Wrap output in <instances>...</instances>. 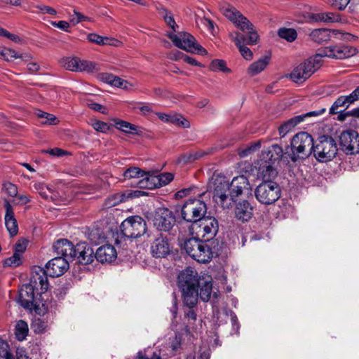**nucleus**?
Returning <instances> with one entry per match:
<instances>
[{
  "label": "nucleus",
  "instance_id": "53",
  "mask_svg": "<svg viewBox=\"0 0 359 359\" xmlns=\"http://www.w3.org/2000/svg\"><path fill=\"white\" fill-rule=\"evenodd\" d=\"M73 15H70V22L73 25H76L82 21L90 20V18L83 15L82 13L74 10Z\"/></svg>",
  "mask_w": 359,
  "mask_h": 359
},
{
  "label": "nucleus",
  "instance_id": "11",
  "mask_svg": "<svg viewBox=\"0 0 359 359\" xmlns=\"http://www.w3.org/2000/svg\"><path fill=\"white\" fill-rule=\"evenodd\" d=\"M259 202L264 205H271L280 197V188L274 182H262L258 185L255 191Z\"/></svg>",
  "mask_w": 359,
  "mask_h": 359
},
{
  "label": "nucleus",
  "instance_id": "63",
  "mask_svg": "<svg viewBox=\"0 0 359 359\" xmlns=\"http://www.w3.org/2000/svg\"><path fill=\"white\" fill-rule=\"evenodd\" d=\"M199 353V359H209L210 357V351L208 346H201Z\"/></svg>",
  "mask_w": 359,
  "mask_h": 359
},
{
  "label": "nucleus",
  "instance_id": "21",
  "mask_svg": "<svg viewBox=\"0 0 359 359\" xmlns=\"http://www.w3.org/2000/svg\"><path fill=\"white\" fill-rule=\"evenodd\" d=\"M76 250H77L76 257L78 262L82 264H90L95 257L93 248L85 242L78 243Z\"/></svg>",
  "mask_w": 359,
  "mask_h": 359
},
{
  "label": "nucleus",
  "instance_id": "60",
  "mask_svg": "<svg viewBox=\"0 0 359 359\" xmlns=\"http://www.w3.org/2000/svg\"><path fill=\"white\" fill-rule=\"evenodd\" d=\"M331 4L338 10H344L348 6L351 0H330Z\"/></svg>",
  "mask_w": 359,
  "mask_h": 359
},
{
  "label": "nucleus",
  "instance_id": "41",
  "mask_svg": "<svg viewBox=\"0 0 359 359\" xmlns=\"http://www.w3.org/2000/svg\"><path fill=\"white\" fill-rule=\"evenodd\" d=\"M65 251L61 257H64L67 261L72 260L77 255L76 245L74 246L71 242L68 241L67 245L65 246Z\"/></svg>",
  "mask_w": 359,
  "mask_h": 359
},
{
  "label": "nucleus",
  "instance_id": "38",
  "mask_svg": "<svg viewBox=\"0 0 359 359\" xmlns=\"http://www.w3.org/2000/svg\"><path fill=\"white\" fill-rule=\"evenodd\" d=\"M278 34L280 38L289 42L294 41L297 36L296 30L292 28H280L278 31Z\"/></svg>",
  "mask_w": 359,
  "mask_h": 359
},
{
  "label": "nucleus",
  "instance_id": "16",
  "mask_svg": "<svg viewBox=\"0 0 359 359\" xmlns=\"http://www.w3.org/2000/svg\"><path fill=\"white\" fill-rule=\"evenodd\" d=\"M173 180V175L165 172L158 175H151L143 180H140L137 184L140 188L152 189L163 187L170 183Z\"/></svg>",
  "mask_w": 359,
  "mask_h": 359
},
{
  "label": "nucleus",
  "instance_id": "61",
  "mask_svg": "<svg viewBox=\"0 0 359 359\" xmlns=\"http://www.w3.org/2000/svg\"><path fill=\"white\" fill-rule=\"evenodd\" d=\"M51 25L61 30H63L67 32H69V23L65 20H61L59 22H52Z\"/></svg>",
  "mask_w": 359,
  "mask_h": 359
},
{
  "label": "nucleus",
  "instance_id": "24",
  "mask_svg": "<svg viewBox=\"0 0 359 359\" xmlns=\"http://www.w3.org/2000/svg\"><path fill=\"white\" fill-rule=\"evenodd\" d=\"M117 256L115 248L111 245L100 247L95 252V258L100 262H111Z\"/></svg>",
  "mask_w": 359,
  "mask_h": 359
},
{
  "label": "nucleus",
  "instance_id": "58",
  "mask_svg": "<svg viewBox=\"0 0 359 359\" xmlns=\"http://www.w3.org/2000/svg\"><path fill=\"white\" fill-rule=\"evenodd\" d=\"M325 111H326L325 108H322L321 109H319V110L312 111H309V112H307V113H305V114H303L301 115H298V116L302 117V122H303L307 118L316 117V116L322 115L323 114H324L325 112Z\"/></svg>",
  "mask_w": 359,
  "mask_h": 359
},
{
  "label": "nucleus",
  "instance_id": "3",
  "mask_svg": "<svg viewBox=\"0 0 359 359\" xmlns=\"http://www.w3.org/2000/svg\"><path fill=\"white\" fill-rule=\"evenodd\" d=\"M221 13L238 28L243 32H248V36L245 38L246 43L255 44L258 41L259 36L253 29V25L236 8L232 6L223 4L219 5Z\"/></svg>",
  "mask_w": 359,
  "mask_h": 359
},
{
  "label": "nucleus",
  "instance_id": "25",
  "mask_svg": "<svg viewBox=\"0 0 359 359\" xmlns=\"http://www.w3.org/2000/svg\"><path fill=\"white\" fill-rule=\"evenodd\" d=\"M277 175L278 172L272 166L271 163L264 161V163L260 164L257 172V177L263 180V182H273V180L276 177Z\"/></svg>",
  "mask_w": 359,
  "mask_h": 359
},
{
  "label": "nucleus",
  "instance_id": "13",
  "mask_svg": "<svg viewBox=\"0 0 359 359\" xmlns=\"http://www.w3.org/2000/svg\"><path fill=\"white\" fill-rule=\"evenodd\" d=\"M153 223L158 230L168 231L175 224V217L168 208H159L155 212Z\"/></svg>",
  "mask_w": 359,
  "mask_h": 359
},
{
  "label": "nucleus",
  "instance_id": "47",
  "mask_svg": "<svg viewBox=\"0 0 359 359\" xmlns=\"http://www.w3.org/2000/svg\"><path fill=\"white\" fill-rule=\"evenodd\" d=\"M0 359H11L8 344L0 339Z\"/></svg>",
  "mask_w": 359,
  "mask_h": 359
},
{
  "label": "nucleus",
  "instance_id": "51",
  "mask_svg": "<svg viewBox=\"0 0 359 359\" xmlns=\"http://www.w3.org/2000/svg\"><path fill=\"white\" fill-rule=\"evenodd\" d=\"M345 99H344V96L339 97L337 100L332 104L330 109V114H337L339 111H337V109L339 107H346V104L345 102Z\"/></svg>",
  "mask_w": 359,
  "mask_h": 359
},
{
  "label": "nucleus",
  "instance_id": "64",
  "mask_svg": "<svg viewBox=\"0 0 359 359\" xmlns=\"http://www.w3.org/2000/svg\"><path fill=\"white\" fill-rule=\"evenodd\" d=\"M6 189L11 196L15 197L17 196L18 189L15 185L11 183H8V184L6 185Z\"/></svg>",
  "mask_w": 359,
  "mask_h": 359
},
{
  "label": "nucleus",
  "instance_id": "34",
  "mask_svg": "<svg viewBox=\"0 0 359 359\" xmlns=\"http://www.w3.org/2000/svg\"><path fill=\"white\" fill-rule=\"evenodd\" d=\"M123 175L126 179L142 178L141 180H143L149 177L150 172H146L137 167H131L124 172Z\"/></svg>",
  "mask_w": 359,
  "mask_h": 359
},
{
  "label": "nucleus",
  "instance_id": "52",
  "mask_svg": "<svg viewBox=\"0 0 359 359\" xmlns=\"http://www.w3.org/2000/svg\"><path fill=\"white\" fill-rule=\"evenodd\" d=\"M1 53L2 57L6 61H13L19 57V55L14 50L9 48H4Z\"/></svg>",
  "mask_w": 359,
  "mask_h": 359
},
{
  "label": "nucleus",
  "instance_id": "56",
  "mask_svg": "<svg viewBox=\"0 0 359 359\" xmlns=\"http://www.w3.org/2000/svg\"><path fill=\"white\" fill-rule=\"evenodd\" d=\"M182 337L180 334H176L170 344L172 352H177L181 348Z\"/></svg>",
  "mask_w": 359,
  "mask_h": 359
},
{
  "label": "nucleus",
  "instance_id": "42",
  "mask_svg": "<svg viewBox=\"0 0 359 359\" xmlns=\"http://www.w3.org/2000/svg\"><path fill=\"white\" fill-rule=\"evenodd\" d=\"M210 69L212 71H221L223 72H230V69L226 67V62L222 60H214L210 63Z\"/></svg>",
  "mask_w": 359,
  "mask_h": 359
},
{
  "label": "nucleus",
  "instance_id": "23",
  "mask_svg": "<svg viewBox=\"0 0 359 359\" xmlns=\"http://www.w3.org/2000/svg\"><path fill=\"white\" fill-rule=\"evenodd\" d=\"M4 206L6 209L4 219L6 229L11 236H15L18 233V225L14 215L13 207L8 201L5 203Z\"/></svg>",
  "mask_w": 359,
  "mask_h": 359
},
{
  "label": "nucleus",
  "instance_id": "54",
  "mask_svg": "<svg viewBox=\"0 0 359 359\" xmlns=\"http://www.w3.org/2000/svg\"><path fill=\"white\" fill-rule=\"evenodd\" d=\"M27 245V241L25 238H21L15 243L14 246V252L21 255L26 250Z\"/></svg>",
  "mask_w": 359,
  "mask_h": 359
},
{
  "label": "nucleus",
  "instance_id": "17",
  "mask_svg": "<svg viewBox=\"0 0 359 359\" xmlns=\"http://www.w3.org/2000/svg\"><path fill=\"white\" fill-rule=\"evenodd\" d=\"M194 285L198 290V296L203 302H208L211 296L212 284V278L210 276H198L196 271H194Z\"/></svg>",
  "mask_w": 359,
  "mask_h": 359
},
{
  "label": "nucleus",
  "instance_id": "8",
  "mask_svg": "<svg viewBox=\"0 0 359 359\" xmlns=\"http://www.w3.org/2000/svg\"><path fill=\"white\" fill-rule=\"evenodd\" d=\"M207 211L205 203L196 198H189L181 208V215L184 220L192 222L194 226L203 218Z\"/></svg>",
  "mask_w": 359,
  "mask_h": 359
},
{
  "label": "nucleus",
  "instance_id": "12",
  "mask_svg": "<svg viewBox=\"0 0 359 359\" xmlns=\"http://www.w3.org/2000/svg\"><path fill=\"white\" fill-rule=\"evenodd\" d=\"M213 198L217 204L223 208H228L231 205L230 201V185L224 177L218 176L212 182Z\"/></svg>",
  "mask_w": 359,
  "mask_h": 359
},
{
  "label": "nucleus",
  "instance_id": "40",
  "mask_svg": "<svg viewBox=\"0 0 359 359\" xmlns=\"http://www.w3.org/2000/svg\"><path fill=\"white\" fill-rule=\"evenodd\" d=\"M115 126L117 129L122 130L124 133H136L137 126L124 121H117L115 122Z\"/></svg>",
  "mask_w": 359,
  "mask_h": 359
},
{
  "label": "nucleus",
  "instance_id": "9",
  "mask_svg": "<svg viewBox=\"0 0 359 359\" xmlns=\"http://www.w3.org/2000/svg\"><path fill=\"white\" fill-rule=\"evenodd\" d=\"M167 36L172 41L174 45L187 52L197 53L201 55H206L207 50L198 43L196 39L187 32H179L177 34L168 33Z\"/></svg>",
  "mask_w": 359,
  "mask_h": 359
},
{
  "label": "nucleus",
  "instance_id": "31",
  "mask_svg": "<svg viewBox=\"0 0 359 359\" xmlns=\"http://www.w3.org/2000/svg\"><path fill=\"white\" fill-rule=\"evenodd\" d=\"M312 41L320 43L330 39V31L327 29H316L310 34Z\"/></svg>",
  "mask_w": 359,
  "mask_h": 359
},
{
  "label": "nucleus",
  "instance_id": "10",
  "mask_svg": "<svg viewBox=\"0 0 359 359\" xmlns=\"http://www.w3.org/2000/svg\"><path fill=\"white\" fill-rule=\"evenodd\" d=\"M122 235L128 238H137L143 236L147 230L144 219L140 216H132L126 219L121 224Z\"/></svg>",
  "mask_w": 359,
  "mask_h": 359
},
{
  "label": "nucleus",
  "instance_id": "1",
  "mask_svg": "<svg viewBox=\"0 0 359 359\" xmlns=\"http://www.w3.org/2000/svg\"><path fill=\"white\" fill-rule=\"evenodd\" d=\"M357 53L355 48L352 46L336 45L320 49L313 57H309L297 65L289 75L292 81L302 83L319 69L320 58L327 57L342 60L350 57Z\"/></svg>",
  "mask_w": 359,
  "mask_h": 359
},
{
  "label": "nucleus",
  "instance_id": "50",
  "mask_svg": "<svg viewBox=\"0 0 359 359\" xmlns=\"http://www.w3.org/2000/svg\"><path fill=\"white\" fill-rule=\"evenodd\" d=\"M261 147V142L259 141L251 144L246 149L241 151L239 155L241 157H245L250 154L252 152L257 151Z\"/></svg>",
  "mask_w": 359,
  "mask_h": 359
},
{
  "label": "nucleus",
  "instance_id": "36",
  "mask_svg": "<svg viewBox=\"0 0 359 359\" xmlns=\"http://www.w3.org/2000/svg\"><path fill=\"white\" fill-rule=\"evenodd\" d=\"M29 331L28 325L24 320H19L15 329V334L19 341L25 339Z\"/></svg>",
  "mask_w": 359,
  "mask_h": 359
},
{
  "label": "nucleus",
  "instance_id": "37",
  "mask_svg": "<svg viewBox=\"0 0 359 359\" xmlns=\"http://www.w3.org/2000/svg\"><path fill=\"white\" fill-rule=\"evenodd\" d=\"M89 41L97 45H114V39H110L108 37H103L97 34L91 33L87 36Z\"/></svg>",
  "mask_w": 359,
  "mask_h": 359
},
{
  "label": "nucleus",
  "instance_id": "59",
  "mask_svg": "<svg viewBox=\"0 0 359 359\" xmlns=\"http://www.w3.org/2000/svg\"><path fill=\"white\" fill-rule=\"evenodd\" d=\"M92 126L95 130L101 133H105L109 130V126L107 123L101 121H95L92 123Z\"/></svg>",
  "mask_w": 359,
  "mask_h": 359
},
{
  "label": "nucleus",
  "instance_id": "30",
  "mask_svg": "<svg viewBox=\"0 0 359 359\" xmlns=\"http://www.w3.org/2000/svg\"><path fill=\"white\" fill-rule=\"evenodd\" d=\"M269 58L267 57H262L252 62L248 69V74L250 76H255L262 72L269 65Z\"/></svg>",
  "mask_w": 359,
  "mask_h": 359
},
{
  "label": "nucleus",
  "instance_id": "55",
  "mask_svg": "<svg viewBox=\"0 0 359 359\" xmlns=\"http://www.w3.org/2000/svg\"><path fill=\"white\" fill-rule=\"evenodd\" d=\"M68 240L67 239H60L57 241L53 245V248L55 252L58 255H62L65 251V246L68 243Z\"/></svg>",
  "mask_w": 359,
  "mask_h": 359
},
{
  "label": "nucleus",
  "instance_id": "26",
  "mask_svg": "<svg viewBox=\"0 0 359 359\" xmlns=\"http://www.w3.org/2000/svg\"><path fill=\"white\" fill-rule=\"evenodd\" d=\"M229 36L231 39L234 41L241 55L247 60H252L253 57L252 52L243 44L245 41V37L239 32L231 33Z\"/></svg>",
  "mask_w": 359,
  "mask_h": 359
},
{
  "label": "nucleus",
  "instance_id": "48",
  "mask_svg": "<svg viewBox=\"0 0 359 359\" xmlns=\"http://www.w3.org/2000/svg\"><path fill=\"white\" fill-rule=\"evenodd\" d=\"M170 123L181 126L185 128H189L190 126L189 122L187 119L184 118L182 116L178 114H172Z\"/></svg>",
  "mask_w": 359,
  "mask_h": 359
},
{
  "label": "nucleus",
  "instance_id": "33",
  "mask_svg": "<svg viewBox=\"0 0 359 359\" xmlns=\"http://www.w3.org/2000/svg\"><path fill=\"white\" fill-rule=\"evenodd\" d=\"M79 57H65L59 60V63L61 67H64L67 70L72 72H77L79 67Z\"/></svg>",
  "mask_w": 359,
  "mask_h": 359
},
{
  "label": "nucleus",
  "instance_id": "43",
  "mask_svg": "<svg viewBox=\"0 0 359 359\" xmlns=\"http://www.w3.org/2000/svg\"><path fill=\"white\" fill-rule=\"evenodd\" d=\"M184 317L188 320V325L187 326V332H190L191 330H194V327L192 325V321L195 322L196 320L197 315L193 308L184 311Z\"/></svg>",
  "mask_w": 359,
  "mask_h": 359
},
{
  "label": "nucleus",
  "instance_id": "5",
  "mask_svg": "<svg viewBox=\"0 0 359 359\" xmlns=\"http://www.w3.org/2000/svg\"><path fill=\"white\" fill-rule=\"evenodd\" d=\"M179 287L182 290L184 304L191 309L198 302V290L193 283L194 270L188 267L181 271L178 276Z\"/></svg>",
  "mask_w": 359,
  "mask_h": 359
},
{
  "label": "nucleus",
  "instance_id": "4",
  "mask_svg": "<svg viewBox=\"0 0 359 359\" xmlns=\"http://www.w3.org/2000/svg\"><path fill=\"white\" fill-rule=\"evenodd\" d=\"M290 147L291 153L288 154V156L292 161L305 159L313 154V138L306 132L298 133L292 138Z\"/></svg>",
  "mask_w": 359,
  "mask_h": 359
},
{
  "label": "nucleus",
  "instance_id": "20",
  "mask_svg": "<svg viewBox=\"0 0 359 359\" xmlns=\"http://www.w3.org/2000/svg\"><path fill=\"white\" fill-rule=\"evenodd\" d=\"M230 185V201L233 202L242 194L244 189H249L250 184L246 177L240 175L233 177Z\"/></svg>",
  "mask_w": 359,
  "mask_h": 359
},
{
  "label": "nucleus",
  "instance_id": "6",
  "mask_svg": "<svg viewBox=\"0 0 359 359\" xmlns=\"http://www.w3.org/2000/svg\"><path fill=\"white\" fill-rule=\"evenodd\" d=\"M183 249L198 262H208L213 257V252L210 246L205 241L196 238L187 239L183 244Z\"/></svg>",
  "mask_w": 359,
  "mask_h": 359
},
{
  "label": "nucleus",
  "instance_id": "2",
  "mask_svg": "<svg viewBox=\"0 0 359 359\" xmlns=\"http://www.w3.org/2000/svg\"><path fill=\"white\" fill-rule=\"evenodd\" d=\"M48 288V281L44 269L34 266L32 271L29 283L22 285L19 292L18 302L25 309L34 310L39 314L48 311L40 308L41 301L37 295L45 293Z\"/></svg>",
  "mask_w": 359,
  "mask_h": 359
},
{
  "label": "nucleus",
  "instance_id": "39",
  "mask_svg": "<svg viewBox=\"0 0 359 359\" xmlns=\"http://www.w3.org/2000/svg\"><path fill=\"white\" fill-rule=\"evenodd\" d=\"M97 70V65L95 62L88 60H81L79 59L77 72H86L90 73Z\"/></svg>",
  "mask_w": 359,
  "mask_h": 359
},
{
  "label": "nucleus",
  "instance_id": "44",
  "mask_svg": "<svg viewBox=\"0 0 359 359\" xmlns=\"http://www.w3.org/2000/svg\"><path fill=\"white\" fill-rule=\"evenodd\" d=\"M123 201V196L120 194H115L113 196H109L105 200L104 202V207L106 208H110L114 206H116V205L119 204Z\"/></svg>",
  "mask_w": 359,
  "mask_h": 359
},
{
  "label": "nucleus",
  "instance_id": "45",
  "mask_svg": "<svg viewBox=\"0 0 359 359\" xmlns=\"http://www.w3.org/2000/svg\"><path fill=\"white\" fill-rule=\"evenodd\" d=\"M21 264V256L18 253H13V255L6 259L4 262L5 266L16 267Z\"/></svg>",
  "mask_w": 359,
  "mask_h": 359
},
{
  "label": "nucleus",
  "instance_id": "19",
  "mask_svg": "<svg viewBox=\"0 0 359 359\" xmlns=\"http://www.w3.org/2000/svg\"><path fill=\"white\" fill-rule=\"evenodd\" d=\"M150 252L156 258H162L168 255L170 252V244L167 238L163 236L156 238L151 245Z\"/></svg>",
  "mask_w": 359,
  "mask_h": 359
},
{
  "label": "nucleus",
  "instance_id": "35",
  "mask_svg": "<svg viewBox=\"0 0 359 359\" xmlns=\"http://www.w3.org/2000/svg\"><path fill=\"white\" fill-rule=\"evenodd\" d=\"M89 241L94 245H99L105 241V235L100 229H92L88 234Z\"/></svg>",
  "mask_w": 359,
  "mask_h": 359
},
{
  "label": "nucleus",
  "instance_id": "14",
  "mask_svg": "<svg viewBox=\"0 0 359 359\" xmlns=\"http://www.w3.org/2000/svg\"><path fill=\"white\" fill-rule=\"evenodd\" d=\"M218 222L212 217H203L193 226L198 236L205 241L213 238L218 231Z\"/></svg>",
  "mask_w": 359,
  "mask_h": 359
},
{
  "label": "nucleus",
  "instance_id": "62",
  "mask_svg": "<svg viewBox=\"0 0 359 359\" xmlns=\"http://www.w3.org/2000/svg\"><path fill=\"white\" fill-rule=\"evenodd\" d=\"M196 23L198 24L199 22L202 24L203 26H205L208 30L211 31L214 28V24L212 20H210L208 18H199L196 20Z\"/></svg>",
  "mask_w": 359,
  "mask_h": 359
},
{
  "label": "nucleus",
  "instance_id": "49",
  "mask_svg": "<svg viewBox=\"0 0 359 359\" xmlns=\"http://www.w3.org/2000/svg\"><path fill=\"white\" fill-rule=\"evenodd\" d=\"M112 86L125 90H130L133 87V86L129 83L128 81L123 80L118 76H116L115 79L112 81Z\"/></svg>",
  "mask_w": 359,
  "mask_h": 359
},
{
  "label": "nucleus",
  "instance_id": "27",
  "mask_svg": "<svg viewBox=\"0 0 359 359\" xmlns=\"http://www.w3.org/2000/svg\"><path fill=\"white\" fill-rule=\"evenodd\" d=\"M235 215L236 218L242 222L248 221L252 215V208L248 201H244L237 204Z\"/></svg>",
  "mask_w": 359,
  "mask_h": 359
},
{
  "label": "nucleus",
  "instance_id": "29",
  "mask_svg": "<svg viewBox=\"0 0 359 359\" xmlns=\"http://www.w3.org/2000/svg\"><path fill=\"white\" fill-rule=\"evenodd\" d=\"M302 122V117L296 116L283 123L279 128V135L284 137L288 133L292 130L298 124Z\"/></svg>",
  "mask_w": 359,
  "mask_h": 359
},
{
  "label": "nucleus",
  "instance_id": "32",
  "mask_svg": "<svg viewBox=\"0 0 359 359\" xmlns=\"http://www.w3.org/2000/svg\"><path fill=\"white\" fill-rule=\"evenodd\" d=\"M312 18L318 22H334L340 20V16L338 14L328 12L319 13L313 15Z\"/></svg>",
  "mask_w": 359,
  "mask_h": 359
},
{
  "label": "nucleus",
  "instance_id": "57",
  "mask_svg": "<svg viewBox=\"0 0 359 359\" xmlns=\"http://www.w3.org/2000/svg\"><path fill=\"white\" fill-rule=\"evenodd\" d=\"M35 8L38 9V13H42V14L48 13V14H50L52 15H55L57 13L56 11L54 8H53L50 6H48L39 4V5L35 6Z\"/></svg>",
  "mask_w": 359,
  "mask_h": 359
},
{
  "label": "nucleus",
  "instance_id": "18",
  "mask_svg": "<svg viewBox=\"0 0 359 359\" xmlns=\"http://www.w3.org/2000/svg\"><path fill=\"white\" fill-rule=\"evenodd\" d=\"M69 268V263L67 259L64 257H57L49 261L46 265V270L44 271L48 276L50 277H58L62 276Z\"/></svg>",
  "mask_w": 359,
  "mask_h": 359
},
{
  "label": "nucleus",
  "instance_id": "28",
  "mask_svg": "<svg viewBox=\"0 0 359 359\" xmlns=\"http://www.w3.org/2000/svg\"><path fill=\"white\" fill-rule=\"evenodd\" d=\"M212 149H208L207 151L196 150L189 151L180 155L177 161L179 163H190L210 154L212 152Z\"/></svg>",
  "mask_w": 359,
  "mask_h": 359
},
{
  "label": "nucleus",
  "instance_id": "15",
  "mask_svg": "<svg viewBox=\"0 0 359 359\" xmlns=\"http://www.w3.org/2000/svg\"><path fill=\"white\" fill-rule=\"evenodd\" d=\"M339 144L346 154L359 152V135L356 131H344L339 136Z\"/></svg>",
  "mask_w": 359,
  "mask_h": 359
},
{
  "label": "nucleus",
  "instance_id": "22",
  "mask_svg": "<svg viewBox=\"0 0 359 359\" xmlns=\"http://www.w3.org/2000/svg\"><path fill=\"white\" fill-rule=\"evenodd\" d=\"M287 152H284L283 148L278 144H273L266 151H264L262 154V161L273 163L278 161L282 158L288 160L290 159Z\"/></svg>",
  "mask_w": 359,
  "mask_h": 359
},
{
  "label": "nucleus",
  "instance_id": "46",
  "mask_svg": "<svg viewBox=\"0 0 359 359\" xmlns=\"http://www.w3.org/2000/svg\"><path fill=\"white\" fill-rule=\"evenodd\" d=\"M37 116L39 118L46 119V121L42 122L44 124L49 123L50 125H55L57 123V118L53 114H48V113H46V112L39 110L37 112Z\"/></svg>",
  "mask_w": 359,
  "mask_h": 359
},
{
  "label": "nucleus",
  "instance_id": "7",
  "mask_svg": "<svg viewBox=\"0 0 359 359\" xmlns=\"http://www.w3.org/2000/svg\"><path fill=\"white\" fill-rule=\"evenodd\" d=\"M337 145L330 136L320 137L314 144L313 154L320 162H327L334 158L337 154Z\"/></svg>",
  "mask_w": 359,
  "mask_h": 359
}]
</instances>
